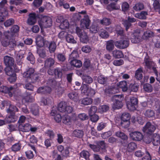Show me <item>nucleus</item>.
<instances>
[{
    "label": "nucleus",
    "mask_w": 160,
    "mask_h": 160,
    "mask_svg": "<svg viewBox=\"0 0 160 160\" xmlns=\"http://www.w3.org/2000/svg\"><path fill=\"white\" fill-rule=\"evenodd\" d=\"M123 97L122 95H116L112 96L111 100L113 102L112 107L114 109L121 108L123 105L122 101Z\"/></svg>",
    "instance_id": "1"
},
{
    "label": "nucleus",
    "mask_w": 160,
    "mask_h": 160,
    "mask_svg": "<svg viewBox=\"0 0 160 160\" xmlns=\"http://www.w3.org/2000/svg\"><path fill=\"white\" fill-rule=\"evenodd\" d=\"M120 40L114 42L115 46L119 49H124L127 48L129 45V39L128 37L120 38Z\"/></svg>",
    "instance_id": "2"
},
{
    "label": "nucleus",
    "mask_w": 160,
    "mask_h": 160,
    "mask_svg": "<svg viewBox=\"0 0 160 160\" xmlns=\"http://www.w3.org/2000/svg\"><path fill=\"white\" fill-rule=\"evenodd\" d=\"M143 40L141 30L136 29L134 30L131 38V42L134 43H138Z\"/></svg>",
    "instance_id": "3"
},
{
    "label": "nucleus",
    "mask_w": 160,
    "mask_h": 160,
    "mask_svg": "<svg viewBox=\"0 0 160 160\" xmlns=\"http://www.w3.org/2000/svg\"><path fill=\"white\" fill-rule=\"evenodd\" d=\"M52 21L51 18L50 17L46 16L42 17L40 21L38 22L41 30H42V28L50 27L52 25Z\"/></svg>",
    "instance_id": "4"
},
{
    "label": "nucleus",
    "mask_w": 160,
    "mask_h": 160,
    "mask_svg": "<svg viewBox=\"0 0 160 160\" xmlns=\"http://www.w3.org/2000/svg\"><path fill=\"white\" fill-rule=\"evenodd\" d=\"M48 73L49 75L54 76L56 78H61L62 75V69L59 68L53 69H49L48 71Z\"/></svg>",
    "instance_id": "5"
},
{
    "label": "nucleus",
    "mask_w": 160,
    "mask_h": 160,
    "mask_svg": "<svg viewBox=\"0 0 160 160\" xmlns=\"http://www.w3.org/2000/svg\"><path fill=\"white\" fill-rule=\"evenodd\" d=\"M157 127L156 124L154 123L152 124L150 122H148L143 128V130L147 133L151 134L154 131Z\"/></svg>",
    "instance_id": "6"
},
{
    "label": "nucleus",
    "mask_w": 160,
    "mask_h": 160,
    "mask_svg": "<svg viewBox=\"0 0 160 160\" xmlns=\"http://www.w3.org/2000/svg\"><path fill=\"white\" fill-rule=\"evenodd\" d=\"M138 98L135 97H132L130 99V101L126 102L127 106L128 109L133 111L136 109V107L138 104Z\"/></svg>",
    "instance_id": "7"
},
{
    "label": "nucleus",
    "mask_w": 160,
    "mask_h": 160,
    "mask_svg": "<svg viewBox=\"0 0 160 160\" xmlns=\"http://www.w3.org/2000/svg\"><path fill=\"white\" fill-rule=\"evenodd\" d=\"M19 27L17 25H13L11 28L10 32H8V34L7 38L14 37L18 32L19 30Z\"/></svg>",
    "instance_id": "8"
},
{
    "label": "nucleus",
    "mask_w": 160,
    "mask_h": 160,
    "mask_svg": "<svg viewBox=\"0 0 160 160\" xmlns=\"http://www.w3.org/2000/svg\"><path fill=\"white\" fill-rule=\"evenodd\" d=\"M131 138L133 140L140 141L143 138V136L139 132L134 131L130 132L129 134Z\"/></svg>",
    "instance_id": "9"
},
{
    "label": "nucleus",
    "mask_w": 160,
    "mask_h": 160,
    "mask_svg": "<svg viewBox=\"0 0 160 160\" xmlns=\"http://www.w3.org/2000/svg\"><path fill=\"white\" fill-rule=\"evenodd\" d=\"M37 16L35 12L31 13L28 15V17L27 21V23L29 25L34 24L37 22Z\"/></svg>",
    "instance_id": "10"
},
{
    "label": "nucleus",
    "mask_w": 160,
    "mask_h": 160,
    "mask_svg": "<svg viewBox=\"0 0 160 160\" xmlns=\"http://www.w3.org/2000/svg\"><path fill=\"white\" fill-rule=\"evenodd\" d=\"M49 43L48 41L45 40L44 38L41 35H38L37 38L36 44L39 47H43Z\"/></svg>",
    "instance_id": "11"
},
{
    "label": "nucleus",
    "mask_w": 160,
    "mask_h": 160,
    "mask_svg": "<svg viewBox=\"0 0 160 160\" xmlns=\"http://www.w3.org/2000/svg\"><path fill=\"white\" fill-rule=\"evenodd\" d=\"M83 18L81 20L80 25L82 27H85L88 28L90 23V20L88 15H84Z\"/></svg>",
    "instance_id": "12"
},
{
    "label": "nucleus",
    "mask_w": 160,
    "mask_h": 160,
    "mask_svg": "<svg viewBox=\"0 0 160 160\" xmlns=\"http://www.w3.org/2000/svg\"><path fill=\"white\" fill-rule=\"evenodd\" d=\"M4 62L6 66L10 67L14 65L15 61L13 58L5 56L4 57Z\"/></svg>",
    "instance_id": "13"
},
{
    "label": "nucleus",
    "mask_w": 160,
    "mask_h": 160,
    "mask_svg": "<svg viewBox=\"0 0 160 160\" xmlns=\"http://www.w3.org/2000/svg\"><path fill=\"white\" fill-rule=\"evenodd\" d=\"M35 72L34 69L32 68H29L27 69L26 71L23 73V77L25 78H27L26 81L29 79L32 75Z\"/></svg>",
    "instance_id": "14"
},
{
    "label": "nucleus",
    "mask_w": 160,
    "mask_h": 160,
    "mask_svg": "<svg viewBox=\"0 0 160 160\" xmlns=\"http://www.w3.org/2000/svg\"><path fill=\"white\" fill-rule=\"evenodd\" d=\"M30 112L35 116H38L39 114V108L37 104H32L30 108Z\"/></svg>",
    "instance_id": "15"
},
{
    "label": "nucleus",
    "mask_w": 160,
    "mask_h": 160,
    "mask_svg": "<svg viewBox=\"0 0 160 160\" xmlns=\"http://www.w3.org/2000/svg\"><path fill=\"white\" fill-rule=\"evenodd\" d=\"M51 91V89L49 87H39L37 91V92L39 93L46 94L49 93Z\"/></svg>",
    "instance_id": "16"
},
{
    "label": "nucleus",
    "mask_w": 160,
    "mask_h": 160,
    "mask_svg": "<svg viewBox=\"0 0 160 160\" xmlns=\"http://www.w3.org/2000/svg\"><path fill=\"white\" fill-rule=\"evenodd\" d=\"M9 113L10 115L5 118L6 122L8 123L14 122L17 120V117L15 115V112Z\"/></svg>",
    "instance_id": "17"
},
{
    "label": "nucleus",
    "mask_w": 160,
    "mask_h": 160,
    "mask_svg": "<svg viewBox=\"0 0 160 160\" xmlns=\"http://www.w3.org/2000/svg\"><path fill=\"white\" fill-rule=\"evenodd\" d=\"M55 62V60L51 58H47L44 61V67L47 68H51L54 64Z\"/></svg>",
    "instance_id": "18"
},
{
    "label": "nucleus",
    "mask_w": 160,
    "mask_h": 160,
    "mask_svg": "<svg viewBox=\"0 0 160 160\" xmlns=\"http://www.w3.org/2000/svg\"><path fill=\"white\" fill-rule=\"evenodd\" d=\"M143 40H148L154 36V33L151 30H147L144 32L142 35Z\"/></svg>",
    "instance_id": "19"
},
{
    "label": "nucleus",
    "mask_w": 160,
    "mask_h": 160,
    "mask_svg": "<svg viewBox=\"0 0 160 160\" xmlns=\"http://www.w3.org/2000/svg\"><path fill=\"white\" fill-rule=\"evenodd\" d=\"M112 56L116 58H120L123 57L124 55L122 51L115 49L112 52Z\"/></svg>",
    "instance_id": "20"
},
{
    "label": "nucleus",
    "mask_w": 160,
    "mask_h": 160,
    "mask_svg": "<svg viewBox=\"0 0 160 160\" xmlns=\"http://www.w3.org/2000/svg\"><path fill=\"white\" fill-rule=\"evenodd\" d=\"M18 130L22 132H27L30 130V124H21L19 125Z\"/></svg>",
    "instance_id": "21"
},
{
    "label": "nucleus",
    "mask_w": 160,
    "mask_h": 160,
    "mask_svg": "<svg viewBox=\"0 0 160 160\" xmlns=\"http://www.w3.org/2000/svg\"><path fill=\"white\" fill-rule=\"evenodd\" d=\"M148 15V12L146 11H142L140 13L135 14V17L140 19H145L147 18L146 16Z\"/></svg>",
    "instance_id": "22"
},
{
    "label": "nucleus",
    "mask_w": 160,
    "mask_h": 160,
    "mask_svg": "<svg viewBox=\"0 0 160 160\" xmlns=\"http://www.w3.org/2000/svg\"><path fill=\"white\" fill-rule=\"evenodd\" d=\"M84 135V132L81 130L76 129L74 130L72 133V135L75 137L81 138L83 137Z\"/></svg>",
    "instance_id": "23"
},
{
    "label": "nucleus",
    "mask_w": 160,
    "mask_h": 160,
    "mask_svg": "<svg viewBox=\"0 0 160 160\" xmlns=\"http://www.w3.org/2000/svg\"><path fill=\"white\" fill-rule=\"evenodd\" d=\"M106 93L108 94H115L119 92V89L116 87H112L105 90Z\"/></svg>",
    "instance_id": "24"
},
{
    "label": "nucleus",
    "mask_w": 160,
    "mask_h": 160,
    "mask_svg": "<svg viewBox=\"0 0 160 160\" xmlns=\"http://www.w3.org/2000/svg\"><path fill=\"white\" fill-rule=\"evenodd\" d=\"M142 68H140L136 71L135 77L137 79L140 80L143 77L142 73Z\"/></svg>",
    "instance_id": "25"
},
{
    "label": "nucleus",
    "mask_w": 160,
    "mask_h": 160,
    "mask_svg": "<svg viewBox=\"0 0 160 160\" xmlns=\"http://www.w3.org/2000/svg\"><path fill=\"white\" fill-rule=\"evenodd\" d=\"M143 89L144 91L147 92H151L153 91L152 86L149 83L144 84L143 85Z\"/></svg>",
    "instance_id": "26"
},
{
    "label": "nucleus",
    "mask_w": 160,
    "mask_h": 160,
    "mask_svg": "<svg viewBox=\"0 0 160 160\" xmlns=\"http://www.w3.org/2000/svg\"><path fill=\"white\" fill-rule=\"evenodd\" d=\"M117 85L122 89V91L124 92L127 91L128 89L127 82L125 81H123L119 82Z\"/></svg>",
    "instance_id": "27"
},
{
    "label": "nucleus",
    "mask_w": 160,
    "mask_h": 160,
    "mask_svg": "<svg viewBox=\"0 0 160 160\" xmlns=\"http://www.w3.org/2000/svg\"><path fill=\"white\" fill-rule=\"evenodd\" d=\"M68 96L71 99L77 101L79 99L78 93L75 92H73L69 93Z\"/></svg>",
    "instance_id": "28"
},
{
    "label": "nucleus",
    "mask_w": 160,
    "mask_h": 160,
    "mask_svg": "<svg viewBox=\"0 0 160 160\" xmlns=\"http://www.w3.org/2000/svg\"><path fill=\"white\" fill-rule=\"evenodd\" d=\"M116 31L117 34L120 36V38H124L125 37H128L124 34V30L120 27L118 26L116 28Z\"/></svg>",
    "instance_id": "29"
},
{
    "label": "nucleus",
    "mask_w": 160,
    "mask_h": 160,
    "mask_svg": "<svg viewBox=\"0 0 160 160\" xmlns=\"http://www.w3.org/2000/svg\"><path fill=\"white\" fill-rule=\"evenodd\" d=\"M70 62L72 66L77 68H80L82 65L81 61L77 59L71 60Z\"/></svg>",
    "instance_id": "30"
},
{
    "label": "nucleus",
    "mask_w": 160,
    "mask_h": 160,
    "mask_svg": "<svg viewBox=\"0 0 160 160\" xmlns=\"http://www.w3.org/2000/svg\"><path fill=\"white\" fill-rule=\"evenodd\" d=\"M39 77V76L38 74L34 72L32 76L29 78V79L28 80H27V82L34 83L38 81Z\"/></svg>",
    "instance_id": "31"
},
{
    "label": "nucleus",
    "mask_w": 160,
    "mask_h": 160,
    "mask_svg": "<svg viewBox=\"0 0 160 160\" xmlns=\"http://www.w3.org/2000/svg\"><path fill=\"white\" fill-rule=\"evenodd\" d=\"M113 42L112 40L107 42L106 45V49L109 52L112 51L114 48Z\"/></svg>",
    "instance_id": "32"
},
{
    "label": "nucleus",
    "mask_w": 160,
    "mask_h": 160,
    "mask_svg": "<svg viewBox=\"0 0 160 160\" xmlns=\"http://www.w3.org/2000/svg\"><path fill=\"white\" fill-rule=\"evenodd\" d=\"M81 104L87 105L91 104L92 102V99L89 98H86L80 100Z\"/></svg>",
    "instance_id": "33"
},
{
    "label": "nucleus",
    "mask_w": 160,
    "mask_h": 160,
    "mask_svg": "<svg viewBox=\"0 0 160 160\" xmlns=\"http://www.w3.org/2000/svg\"><path fill=\"white\" fill-rule=\"evenodd\" d=\"M79 37L80 41L83 43H87L89 40L88 37L85 32H83Z\"/></svg>",
    "instance_id": "34"
},
{
    "label": "nucleus",
    "mask_w": 160,
    "mask_h": 160,
    "mask_svg": "<svg viewBox=\"0 0 160 160\" xmlns=\"http://www.w3.org/2000/svg\"><path fill=\"white\" fill-rule=\"evenodd\" d=\"M137 146L136 144L134 142H130L127 147V150L129 152H132L136 148Z\"/></svg>",
    "instance_id": "35"
},
{
    "label": "nucleus",
    "mask_w": 160,
    "mask_h": 160,
    "mask_svg": "<svg viewBox=\"0 0 160 160\" xmlns=\"http://www.w3.org/2000/svg\"><path fill=\"white\" fill-rule=\"evenodd\" d=\"M155 113L154 111L151 109H148L145 112L144 115L148 118H153L155 116Z\"/></svg>",
    "instance_id": "36"
},
{
    "label": "nucleus",
    "mask_w": 160,
    "mask_h": 160,
    "mask_svg": "<svg viewBox=\"0 0 160 160\" xmlns=\"http://www.w3.org/2000/svg\"><path fill=\"white\" fill-rule=\"evenodd\" d=\"M100 37L103 38H106L109 36L108 32L105 30L101 29L99 32Z\"/></svg>",
    "instance_id": "37"
},
{
    "label": "nucleus",
    "mask_w": 160,
    "mask_h": 160,
    "mask_svg": "<svg viewBox=\"0 0 160 160\" xmlns=\"http://www.w3.org/2000/svg\"><path fill=\"white\" fill-rule=\"evenodd\" d=\"M115 135L123 140H127L128 139V136L123 132L121 131L116 132Z\"/></svg>",
    "instance_id": "38"
},
{
    "label": "nucleus",
    "mask_w": 160,
    "mask_h": 160,
    "mask_svg": "<svg viewBox=\"0 0 160 160\" xmlns=\"http://www.w3.org/2000/svg\"><path fill=\"white\" fill-rule=\"evenodd\" d=\"M64 91L65 89L63 88L58 86L56 88L55 92L56 94L58 95L59 96H60L64 93Z\"/></svg>",
    "instance_id": "39"
},
{
    "label": "nucleus",
    "mask_w": 160,
    "mask_h": 160,
    "mask_svg": "<svg viewBox=\"0 0 160 160\" xmlns=\"http://www.w3.org/2000/svg\"><path fill=\"white\" fill-rule=\"evenodd\" d=\"M4 70L6 74L9 76L13 75H14L16 74L13 69L10 67H6L5 68Z\"/></svg>",
    "instance_id": "40"
},
{
    "label": "nucleus",
    "mask_w": 160,
    "mask_h": 160,
    "mask_svg": "<svg viewBox=\"0 0 160 160\" xmlns=\"http://www.w3.org/2000/svg\"><path fill=\"white\" fill-rule=\"evenodd\" d=\"M47 84L48 85L53 88H55L58 84L57 82L54 78H50L47 81Z\"/></svg>",
    "instance_id": "41"
},
{
    "label": "nucleus",
    "mask_w": 160,
    "mask_h": 160,
    "mask_svg": "<svg viewBox=\"0 0 160 160\" xmlns=\"http://www.w3.org/2000/svg\"><path fill=\"white\" fill-rule=\"evenodd\" d=\"M57 58L58 60L61 62H63L66 60V57L65 54L62 53H58L57 55Z\"/></svg>",
    "instance_id": "42"
},
{
    "label": "nucleus",
    "mask_w": 160,
    "mask_h": 160,
    "mask_svg": "<svg viewBox=\"0 0 160 160\" xmlns=\"http://www.w3.org/2000/svg\"><path fill=\"white\" fill-rule=\"evenodd\" d=\"M69 26V23L68 21L66 20H64L63 21L59 26L60 28L62 29H65L68 28Z\"/></svg>",
    "instance_id": "43"
},
{
    "label": "nucleus",
    "mask_w": 160,
    "mask_h": 160,
    "mask_svg": "<svg viewBox=\"0 0 160 160\" xmlns=\"http://www.w3.org/2000/svg\"><path fill=\"white\" fill-rule=\"evenodd\" d=\"M56 44L53 41L51 42L49 44L48 47V49L50 53L53 52H55L56 48Z\"/></svg>",
    "instance_id": "44"
},
{
    "label": "nucleus",
    "mask_w": 160,
    "mask_h": 160,
    "mask_svg": "<svg viewBox=\"0 0 160 160\" xmlns=\"http://www.w3.org/2000/svg\"><path fill=\"white\" fill-rule=\"evenodd\" d=\"M37 52L39 56L41 58H44L46 57V51L42 48L38 49L37 50Z\"/></svg>",
    "instance_id": "45"
},
{
    "label": "nucleus",
    "mask_w": 160,
    "mask_h": 160,
    "mask_svg": "<svg viewBox=\"0 0 160 160\" xmlns=\"http://www.w3.org/2000/svg\"><path fill=\"white\" fill-rule=\"evenodd\" d=\"M90 155L89 152L85 150H83L80 153V157L84 158L86 160L89 159Z\"/></svg>",
    "instance_id": "46"
},
{
    "label": "nucleus",
    "mask_w": 160,
    "mask_h": 160,
    "mask_svg": "<svg viewBox=\"0 0 160 160\" xmlns=\"http://www.w3.org/2000/svg\"><path fill=\"white\" fill-rule=\"evenodd\" d=\"M66 102L64 101L60 102L58 105V109L61 112H65V107L66 106Z\"/></svg>",
    "instance_id": "47"
},
{
    "label": "nucleus",
    "mask_w": 160,
    "mask_h": 160,
    "mask_svg": "<svg viewBox=\"0 0 160 160\" xmlns=\"http://www.w3.org/2000/svg\"><path fill=\"white\" fill-rule=\"evenodd\" d=\"M111 22L112 21L109 18H104L100 21V23L106 26L109 25Z\"/></svg>",
    "instance_id": "48"
},
{
    "label": "nucleus",
    "mask_w": 160,
    "mask_h": 160,
    "mask_svg": "<svg viewBox=\"0 0 160 160\" xmlns=\"http://www.w3.org/2000/svg\"><path fill=\"white\" fill-rule=\"evenodd\" d=\"M144 8V6L143 4L140 2L136 4L135 6L133 7L134 10L137 11L141 10Z\"/></svg>",
    "instance_id": "49"
},
{
    "label": "nucleus",
    "mask_w": 160,
    "mask_h": 160,
    "mask_svg": "<svg viewBox=\"0 0 160 160\" xmlns=\"http://www.w3.org/2000/svg\"><path fill=\"white\" fill-rule=\"evenodd\" d=\"M82 78L83 82L88 84H90L93 81L92 78L89 76H83Z\"/></svg>",
    "instance_id": "50"
},
{
    "label": "nucleus",
    "mask_w": 160,
    "mask_h": 160,
    "mask_svg": "<svg viewBox=\"0 0 160 160\" xmlns=\"http://www.w3.org/2000/svg\"><path fill=\"white\" fill-rule=\"evenodd\" d=\"M18 111V109L17 107L15 106L12 104L9 105V108L7 110L8 113L14 112Z\"/></svg>",
    "instance_id": "51"
},
{
    "label": "nucleus",
    "mask_w": 160,
    "mask_h": 160,
    "mask_svg": "<svg viewBox=\"0 0 160 160\" xmlns=\"http://www.w3.org/2000/svg\"><path fill=\"white\" fill-rule=\"evenodd\" d=\"M81 93L82 94L87 95L89 89L88 85L86 84H82L81 88Z\"/></svg>",
    "instance_id": "52"
},
{
    "label": "nucleus",
    "mask_w": 160,
    "mask_h": 160,
    "mask_svg": "<svg viewBox=\"0 0 160 160\" xmlns=\"http://www.w3.org/2000/svg\"><path fill=\"white\" fill-rule=\"evenodd\" d=\"M107 80V78L102 75H100L98 77V82L101 84H105Z\"/></svg>",
    "instance_id": "53"
},
{
    "label": "nucleus",
    "mask_w": 160,
    "mask_h": 160,
    "mask_svg": "<svg viewBox=\"0 0 160 160\" xmlns=\"http://www.w3.org/2000/svg\"><path fill=\"white\" fill-rule=\"evenodd\" d=\"M90 31L92 33H96L98 32V29L97 24L96 23L93 24L90 28Z\"/></svg>",
    "instance_id": "54"
},
{
    "label": "nucleus",
    "mask_w": 160,
    "mask_h": 160,
    "mask_svg": "<svg viewBox=\"0 0 160 160\" xmlns=\"http://www.w3.org/2000/svg\"><path fill=\"white\" fill-rule=\"evenodd\" d=\"M66 40L67 42L69 43H76V41L74 39L73 37L71 34H68L66 36Z\"/></svg>",
    "instance_id": "55"
},
{
    "label": "nucleus",
    "mask_w": 160,
    "mask_h": 160,
    "mask_svg": "<svg viewBox=\"0 0 160 160\" xmlns=\"http://www.w3.org/2000/svg\"><path fill=\"white\" fill-rule=\"evenodd\" d=\"M138 85L136 83H131L129 85V89L131 91L136 92L138 89Z\"/></svg>",
    "instance_id": "56"
},
{
    "label": "nucleus",
    "mask_w": 160,
    "mask_h": 160,
    "mask_svg": "<svg viewBox=\"0 0 160 160\" xmlns=\"http://www.w3.org/2000/svg\"><path fill=\"white\" fill-rule=\"evenodd\" d=\"M133 122L135 123H138L141 125H142L144 123V121L142 118L141 116H138L136 118H134Z\"/></svg>",
    "instance_id": "57"
},
{
    "label": "nucleus",
    "mask_w": 160,
    "mask_h": 160,
    "mask_svg": "<svg viewBox=\"0 0 160 160\" xmlns=\"http://www.w3.org/2000/svg\"><path fill=\"white\" fill-rule=\"evenodd\" d=\"M144 141L147 143H150L152 140V136L151 134L147 133L144 137H143Z\"/></svg>",
    "instance_id": "58"
},
{
    "label": "nucleus",
    "mask_w": 160,
    "mask_h": 160,
    "mask_svg": "<svg viewBox=\"0 0 160 160\" xmlns=\"http://www.w3.org/2000/svg\"><path fill=\"white\" fill-rule=\"evenodd\" d=\"M122 24L125 28V29L127 31L132 25V24L127 19L123 20Z\"/></svg>",
    "instance_id": "59"
},
{
    "label": "nucleus",
    "mask_w": 160,
    "mask_h": 160,
    "mask_svg": "<svg viewBox=\"0 0 160 160\" xmlns=\"http://www.w3.org/2000/svg\"><path fill=\"white\" fill-rule=\"evenodd\" d=\"M121 118L122 120L129 121L130 116L128 113L125 112L122 115Z\"/></svg>",
    "instance_id": "60"
},
{
    "label": "nucleus",
    "mask_w": 160,
    "mask_h": 160,
    "mask_svg": "<svg viewBox=\"0 0 160 160\" xmlns=\"http://www.w3.org/2000/svg\"><path fill=\"white\" fill-rule=\"evenodd\" d=\"M62 122L65 124L69 125L71 122L70 117L68 116H65L62 118Z\"/></svg>",
    "instance_id": "61"
},
{
    "label": "nucleus",
    "mask_w": 160,
    "mask_h": 160,
    "mask_svg": "<svg viewBox=\"0 0 160 160\" xmlns=\"http://www.w3.org/2000/svg\"><path fill=\"white\" fill-rule=\"evenodd\" d=\"M79 57V55L76 51H73L69 56L70 59H76Z\"/></svg>",
    "instance_id": "62"
},
{
    "label": "nucleus",
    "mask_w": 160,
    "mask_h": 160,
    "mask_svg": "<svg viewBox=\"0 0 160 160\" xmlns=\"http://www.w3.org/2000/svg\"><path fill=\"white\" fill-rule=\"evenodd\" d=\"M108 142L112 144H115L118 142V140L117 138L112 136L108 139Z\"/></svg>",
    "instance_id": "63"
},
{
    "label": "nucleus",
    "mask_w": 160,
    "mask_h": 160,
    "mask_svg": "<svg viewBox=\"0 0 160 160\" xmlns=\"http://www.w3.org/2000/svg\"><path fill=\"white\" fill-rule=\"evenodd\" d=\"M129 121L122 120L120 122V125L122 127L124 128H127L129 126Z\"/></svg>",
    "instance_id": "64"
}]
</instances>
